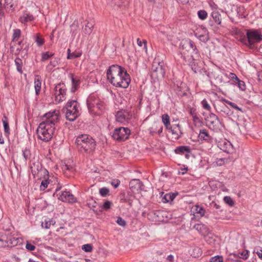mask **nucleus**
<instances>
[{
	"instance_id": "nucleus-45",
	"label": "nucleus",
	"mask_w": 262,
	"mask_h": 262,
	"mask_svg": "<svg viewBox=\"0 0 262 262\" xmlns=\"http://www.w3.org/2000/svg\"><path fill=\"white\" fill-rule=\"evenodd\" d=\"M49 184V182L48 179H46L45 178V179L41 181V184L40 185V190H44L46 189Z\"/></svg>"
},
{
	"instance_id": "nucleus-12",
	"label": "nucleus",
	"mask_w": 262,
	"mask_h": 262,
	"mask_svg": "<svg viewBox=\"0 0 262 262\" xmlns=\"http://www.w3.org/2000/svg\"><path fill=\"white\" fill-rule=\"evenodd\" d=\"M54 92L56 102L59 103L65 99L66 88L63 83H59L56 84L54 88Z\"/></svg>"
},
{
	"instance_id": "nucleus-29",
	"label": "nucleus",
	"mask_w": 262,
	"mask_h": 262,
	"mask_svg": "<svg viewBox=\"0 0 262 262\" xmlns=\"http://www.w3.org/2000/svg\"><path fill=\"white\" fill-rule=\"evenodd\" d=\"M188 112L192 117L193 121L194 123L200 122V119L198 116V113L195 108L191 107H188Z\"/></svg>"
},
{
	"instance_id": "nucleus-5",
	"label": "nucleus",
	"mask_w": 262,
	"mask_h": 262,
	"mask_svg": "<svg viewBox=\"0 0 262 262\" xmlns=\"http://www.w3.org/2000/svg\"><path fill=\"white\" fill-rule=\"evenodd\" d=\"M55 129L53 127L40 123L36 130L37 137L41 140L48 142L52 138Z\"/></svg>"
},
{
	"instance_id": "nucleus-7",
	"label": "nucleus",
	"mask_w": 262,
	"mask_h": 262,
	"mask_svg": "<svg viewBox=\"0 0 262 262\" xmlns=\"http://www.w3.org/2000/svg\"><path fill=\"white\" fill-rule=\"evenodd\" d=\"M165 74V65L159 57L154 59L151 67V76L157 79L163 78Z\"/></svg>"
},
{
	"instance_id": "nucleus-40",
	"label": "nucleus",
	"mask_w": 262,
	"mask_h": 262,
	"mask_svg": "<svg viewBox=\"0 0 262 262\" xmlns=\"http://www.w3.org/2000/svg\"><path fill=\"white\" fill-rule=\"evenodd\" d=\"M55 223V222L53 220H50L49 221L45 220L42 223V226L46 229L50 228L51 225H53Z\"/></svg>"
},
{
	"instance_id": "nucleus-42",
	"label": "nucleus",
	"mask_w": 262,
	"mask_h": 262,
	"mask_svg": "<svg viewBox=\"0 0 262 262\" xmlns=\"http://www.w3.org/2000/svg\"><path fill=\"white\" fill-rule=\"evenodd\" d=\"M53 53H50L49 52H43L41 53V61H44L49 59L53 56Z\"/></svg>"
},
{
	"instance_id": "nucleus-8",
	"label": "nucleus",
	"mask_w": 262,
	"mask_h": 262,
	"mask_svg": "<svg viewBox=\"0 0 262 262\" xmlns=\"http://www.w3.org/2000/svg\"><path fill=\"white\" fill-rule=\"evenodd\" d=\"M246 38V40H244L245 43L250 48H252L255 43L262 40V35L258 30H248L247 31Z\"/></svg>"
},
{
	"instance_id": "nucleus-10",
	"label": "nucleus",
	"mask_w": 262,
	"mask_h": 262,
	"mask_svg": "<svg viewBox=\"0 0 262 262\" xmlns=\"http://www.w3.org/2000/svg\"><path fill=\"white\" fill-rule=\"evenodd\" d=\"M130 134V130L128 128L120 127L114 129L112 137L116 141L122 142L127 139Z\"/></svg>"
},
{
	"instance_id": "nucleus-64",
	"label": "nucleus",
	"mask_w": 262,
	"mask_h": 262,
	"mask_svg": "<svg viewBox=\"0 0 262 262\" xmlns=\"http://www.w3.org/2000/svg\"><path fill=\"white\" fill-rule=\"evenodd\" d=\"M166 260L168 262H173L174 257L172 255H169L166 258Z\"/></svg>"
},
{
	"instance_id": "nucleus-3",
	"label": "nucleus",
	"mask_w": 262,
	"mask_h": 262,
	"mask_svg": "<svg viewBox=\"0 0 262 262\" xmlns=\"http://www.w3.org/2000/svg\"><path fill=\"white\" fill-rule=\"evenodd\" d=\"M86 104L89 111L92 115H100L105 108L103 102L95 95L89 96Z\"/></svg>"
},
{
	"instance_id": "nucleus-41",
	"label": "nucleus",
	"mask_w": 262,
	"mask_h": 262,
	"mask_svg": "<svg viewBox=\"0 0 262 262\" xmlns=\"http://www.w3.org/2000/svg\"><path fill=\"white\" fill-rule=\"evenodd\" d=\"M82 55L81 52L75 51L71 53V54L68 55L67 58L69 59L77 58L80 57Z\"/></svg>"
},
{
	"instance_id": "nucleus-53",
	"label": "nucleus",
	"mask_w": 262,
	"mask_h": 262,
	"mask_svg": "<svg viewBox=\"0 0 262 262\" xmlns=\"http://www.w3.org/2000/svg\"><path fill=\"white\" fill-rule=\"evenodd\" d=\"M26 248L29 251H33L35 249V246L29 242H27Z\"/></svg>"
},
{
	"instance_id": "nucleus-22",
	"label": "nucleus",
	"mask_w": 262,
	"mask_h": 262,
	"mask_svg": "<svg viewBox=\"0 0 262 262\" xmlns=\"http://www.w3.org/2000/svg\"><path fill=\"white\" fill-rule=\"evenodd\" d=\"M70 77L72 81L71 92H75L79 87L80 80L77 77H74L72 74H70Z\"/></svg>"
},
{
	"instance_id": "nucleus-60",
	"label": "nucleus",
	"mask_w": 262,
	"mask_h": 262,
	"mask_svg": "<svg viewBox=\"0 0 262 262\" xmlns=\"http://www.w3.org/2000/svg\"><path fill=\"white\" fill-rule=\"evenodd\" d=\"M62 168L63 170H67L69 171H72L73 170V167L67 164L63 165Z\"/></svg>"
},
{
	"instance_id": "nucleus-30",
	"label": "nucleus",
	"mask_w": 262,
	"mask_h": 262,
	"mask_svg": "<svg viewBox=\"0 0 262 262\" xmlns=\"http://www.w3.org/2000/svg\"><path fill=\"white\" fill-rule=\"evenodd\" d=\"M213 20L217 25H221L222 22L221 14L219 11H213L211 14Z\"/></svg>"
},
{
	"instance_id": "nucleus-59",
	"label": "nucleus",
	"mask_w": 262,
	"mask_h": 262,
	"mask_svg": "<svg viewBox=\"0 0 262 262\" xmlns=\"http://www.w3.org/2000/svg\"><path fill=\"white\" fill-rule=\"evenodd\" d=\"M225 160L227 161V159L224 158H220L217 160L216 164L217 165L222 166L224 164Z\"/></svg>"
},
{
	"instance_id": "nucleus-35",
	"label": "nucleus",
	"mask_w": 262,
	"mask_h": 262,
	"mask_svg": "<svg viewBox=\"0 0 262 262\" xmlns=\"http://www.w3.org/2000/svg\"><path fill=\"white\" fill-rule=\"evenodd\" d=\"M15 64L16 66L17 71L21 74L23 73L22 67H23V61L20 58H16L15 59Z\"/></svg>"
},
{
	"instance_id": "nucleus-27",
	"label": "nucleus",
	"mask_w": 262,
	"mask_h": 262,
	"mask_svg": "<svg viewBox=\"0 0 262 262\" xmlns=\"http://www.w3.org/2000/svg\"><path fill=\"white\" fill-rule=\"evenodd\" d=\"M18 238H16L15 237H10L8 239L5 240L4 239V243L3 244L5 245L3 247H14L17 245L18 244Z\"/></svg>"
},
{
	"instance_id": "nucleus-18",
	"label": "nucleus",
	"mask_w": 262,
	"mask_h": 262,
	"mask_svg": "<svg viewBox=\"0 0 262 262\" xmlns=\"http://www.w3.org/2000/svg\"><path fill=\"white\" fill-rule=\"evenodd\" d=\"M132 115L124 110L118 111L116 115V121L121 123L127 122L131 118Z\"/></svg>"
},
{
	"instance_id": "nucleus-54",
	"label": "nucleus",
	"mask_w": 262,
	"mask_h": 262,
	"mask_svg": "<svg viewBox=\"0 0 262 262\" xmlns=\"http://www.w3.org/2000/svg\"><path fill=\"white\" fill-rule=\"evenodd\" d=\"M144 43V48L147 50V41L146 40H143V42L142 41L139 39H137V44L139 46L141 47L142 46V43Z\"/></svg>"
},
{
	"instance_id": "nucleus-11",
	"label": "nucleus",
	"mask_w": 262,
	"mask_h": 262,
	"mask_svg": "<svg viewBox=\"0 0 262 262\" xmlns=\"http://www.w3.org/2000/svg\"><path fill=\"white\" fill-rule=\"evenodd\" d=\"M207 121L208 127L214 132L221 131L223 127V124L214 113H209Z\"/></svg>"
},
{
	"instance_id": "nucleus-2",
	"label": "nucleus",
	"mask_w": 262,
	"mask_h": 262,
	"mask_svg": "<svg viewBox=\"0 0 262 262\" xmlns=\"http://www.w3.org/2000/svg\"><path fill=\"white\" fill-rule=\"evenodd\" d=\"M75 144L78 151L82 154H92L96 146L95 140L88 134L78 136L75 140Z\"/></svg>"
},
{
	"instance_id": "nucleus-58",
	"label": "nucleus",
	"mask_w": 262,
	"mask_h": 262,
	"mask_svg": "<svg viewBox=\"0 0 262 262\" xmlns=\"http://www.w3.org/2000/svg\"><path fill=\"white\" fill-rule=\"evenodd\" d=\"M230 77L231 79L233 80L234 82H236L239 79V78L237 77L236 74L233 73H230Z\"/></svg>"
},
{
	"instance_id": "nucleus-48",
	"label": "nucleus",
	"mask_w": 262,
	"mask_h": 262,
	"mask_svg": "<svg viewBox=\"0 0 262 262\" xmlns=\"http://www.w3.org/2000/svg\"><path fill=\"white\" fill-rule=\"evenodd\" d=\"M108 192L109 189L106 187H103L99 190V193L102 196H105Z\"/></svg>"
},
{
	"instance_id": "nucleus-15",
	"label": "nucleus",
	"mask_w": 262,
	"mask_h": 262,
	"mask_svg": "<svg viewBox=\"0 0 262 262\" xmlns=\"http://www.w3.org/2000/svg\"><path fill=\"white\" fill-rule=\"evenodd\" d=\"M129 186L130 189L132 191H138L144 190V185L139 179H132L129 182Z\"/></svg>"
},
{
	"instance_id": "nucleus-63",
	"label": "nucleus",
	"mask_w": 262,
	"mask_h": 262,
	"mask_svg": "<svg viewBox=\"0 0 262 262\" xmlns=\"http://www.w3.org/2000/svg\"><path fill=\"white\" fill-rule=\"evenodd\" d=\"M4 15V12L3 11V5L2 1L0 0V16H3Z\"/></svg>"
},
{
	"instance_id": "nucleus-61",
	"label": "nucleus",
	"mask_w": 262,
	"mask_h": 262,
	"mask_svg": "<svg viewBox=\"0 0 262 262\" xmlns=\"http://www.w3.org/2000/svg\"><path fill=\"white\" fill-rule=\"evenodd\" d=\"M229 105L231 106L232 108H235L236 110L238 111H242V109L239 108L236 104H235L234 103L231 102L230 103H229Z\"/></svg>"
},
{
	"instance_id": "nucleus-31",
	"label": "nucleus",
	"mask_w": 262,
	"mask_h": 262,
	"mask_svg": "<svg viewBox=\"0 0 262 262\" xmlns=\"http://www.w3.org/2000/svg\"><path fill=\"white\" fill-rule=\"evenodd\" d=\"M2 122L4 127V133L5 136L8 137L10 134V128L8 123V119L5 115H4Z\"/></svg>"
},
{
	"instance_id": "nucleus-50",
	"label": "nucleus",
	"mask_w": 262,
	"mask_h": 262,
	"mask_svg": "<svg viewBox=\"0 0 262 262\" xmlns=\"http://www.w3.org/2000/svg\"><path fill=\"white\" fill-rule=\"evenodd\" d=\"M236 83H237L238 84V86L241 90H242V91H244L245 90L246 86H245V82L243 81H242V80L238 79V80H237L236 82Z\"/></svg>"
},
{
	"instance_id": "nucleus-52",
	"label": "nucleus",
	"mask_w": 262,
	"mask_h": 262,
	"mask_svg": "<svg viewBox=\"0 0 262 262\" xmlns=\"http://www.w3.org/2000/svg\"><path fill=\"white\" fill-rule=\"evenodd\" d=\"M82 249L85 252H91L92 250V246L90 244L84 245Z\"/></svg>"
},
{
	"instance_id": "nucleus-13",
	"label": "nucleus",
	"mask_w": 262,
	"mask_h": 262,
	"mask_svg": "<svg viewBox=\"0 0 262 262\" xmlns=\"http://www.w3.org/2000/svg\"><path fill=\"white\" fill-rule=\"evenodd\" d=\"M182 47L183 49H187L189 50H191V53H193L197 56L199 55V51L196 48L194 42L190 39H187L181 42Z\"/></svg>"
},
{
	"instance_id": "nucleus-49",
	"label": "nucleus",
	"mask_w": 262,
	"mask_h": 262,
	"mask_svg": "<svg viewBox=\"0 0 262 262\" xmlns=\"http://www.w3.org/2000/svg\"><path fill=\"white\" fill-rule=\"evenodd\" d=\"M116 222L118 225L123 227L125 226L126 224V221L120 216L117 217Z\"/></svg>"
},
{
	"instance_id": "nucleus-26",
	"label": "nucleus",
	"mask_w": 262,
	"mask_h": 262,
	"mask_svg": "<svg viewBox=\"0 0 262 262\" xmlns=\"http://www.w3.org/2000/svg\"><path fill=\"white\" fill-rule=\"evenodd\" d=\"M193 228L202 235H205L208 232V228L204 224H196L194 225Z\"/></svg>"
},
{
	"instance_id": "nucleus-17",
	"label": "nucleus",
	"mask_w": 262,
	"mask_h": 262,
	"mask_svg": "<svg viewBox=\"0 0 262 262\" xmlns=\"http://www.w3.org/2000/svg\"><path fill=\"white\" fill-rule=\"evenodd\" d=\"M219 147L223 151L228 154H232L234 151L233 145L229 141L226 139L219 143Z\"/></svg>"
},
{
	"instance_id": "nucleus-23",
	"label": "nucleus",
	"mask_w": 262,
	"mask_h": 262,
	"mask_svg": "<svg viewBox=\"0 0 262 262\" xmlns=\"http://www.w3.org/2000/svg\"><path fill=\"white\" fill-rule=\"evenodd\" d=\"M174 152L177 154H186V156L187 157L188 154L190 153L191 149L190 147L188 146H180L175 149Z\"/></svg>"
},
{
	"instance_id": "nucleus-14",
	"label": "nucleus",
	"mask_w": 262,
	"mask_h": 262,
	"mask_svg": "<svg viewBox=\"0 0 262 262\" xmlns=\"http://www.w3.org/2000/svg\"><path fill=\"white\" fill-rule=\"evenodd\" d=\"M177 58L180 63L183 64H190L194 60L193 55H187L185 52L178 54Z\"/></svg>"
},
{
	"instance_id": "nucleus-28",
	"label": "nucleus",
	"mask_w": 262,
	"mask_h": 262,
	"mask_svg": "<svg viewBox=\"0 0 262 262\" xmlns=\"http://www.w3.org/2000/svg\"><path fill=\"white\" fill-rule=\"evenodd\" d=\"M41 79L39 75H35L34 78V87L35 90V93L38 95L41 90Z\"/></svg>"
},
{
	"instance_id": "nucleus-9",
	"label": "nucleus",
	"mask_w": 262,
	"mask_h": 262,
	"mask_svg": "<svg viewBox=\"0 0 262 262\" xmlns=\"http://www.w3.org/2000/svg\"><path fill=\"white\" fill-rule=\"evenodd\" d=\"M42 121L41 123L53 127L55 129V126L59 120V113L56 111L49 112L42 117Z\"/></svg>"
},
{
	"instance_id": "nucleus-21",
	"label": "nucleus",
	"mask_w": 262,
	"mask_h": 262,
	"mask_svg": "<svg viewBox=\"0 0 262 262\" xmlns=\"http://www.w3.org/2000/svg\"><path fill=\"white\" fill-rule=\"evenodd\" d=\"M198 137L201 140H204L207 142H211L212 140V138L206 129H200Z\"/></svg>"
},
{
	"instance_id": "nucleus-4",
	"label": "nucleus",
	"mask_w": 262,
	"mask_h": 262,
	"mask_svg": "<svg viewBox=\"0 0 262 262\" xmlns=\"http://www.w3.org/2000/svg\"><path fill=\"white\" fill-rule=\"evenodd\" d=\"M78 108L79 104L77 101H69L62 108L66 114V119L70 121L75 120L80 115Z\"/></svg>"
},
{
	"instance_id": "nucleus-55",
	"label": "nucleus",
	"mask_w": 262,
	"mask_h": 262,
	"mask_svg": "<svg viewBox=\"0 0 262 262\" xmlns=\"http://www.w3.org/2000/svg\"><path fill=\"white\" fill-rule=\"evenodd\" d=\"M120 184V181L118 179H114L111 182V184L115 188H117Z\"/></svg>"
},
{
	"instance_id": "nucleus-37",
	"label": "nucleus",
	"mask_w": 262,
	"mask_h": 262,
	"mask_svg": "<svg viewBox=\"0 0 262 262\" xmlns=\"http://www.w3.org/2000/svg\"><path fill=\"white\" fill-rule=\"evenodd\" d=\"M94 24L93 23L88 22L85 25L83 31L86 34H90L92 32Z\"/></svg>"
},
{
	"instance_id": "nucleus-1",
	"label": "nucleus",
	"mask_w": 262,
	"mask_h": 262,
	"mask_svg": "<svg viewBox=\"0 0 262 262\" xmlns=\"http://www.w3.org/2000/svg\"><path fill=\"white\" fill-rule=\"evenodd\" d=\"M106 76L110 82L117 88H127L130 82V76L127 71L117 64L110 67L106 72Z\"/></svg>"
},
{
	"instance_id": "nucleus-46",
	"label": "nucleus",
	"mask_w": 262,
	"mask_h": 262,
	"mask_svg": "<svg viewBox=\"0 0 262 262\" xmlns=\"http://www.w3.org/2000/svg\"><path fill=\"white\" fill-rule=\"evenodd\" d=\"M35 42L39 46H42L44 43V39L40 37L39 34H37L35 38Z\"/></svg>"
},
{
	"instance_id": "nucleus-20",
	"label": "nucleus",
	"mask_w": 262,
	"mask_h": 262,
	"mask_svg": "<svg viewBox=\"0 0 262 262\" xmlns=\"http://www.w3.org/2000/svg\"><path fill=\"white\" fill-rule=\"evenodd\" d=\"M34 17L30 12L24 11L19 18V21L27 26V23L34 20Z\"/></svg>"
},
{
	"instance_id": "nucleus-57",
	"label": "nucleus",
	"mask_w": 262,
	"mask_h": 262,
	"mask_svg": "<svg viewBox=\"0 0 262 262\" xmlns=\"http://www.w3.org/2000/svg\"><path fill=\"white\" fill-rule=\"evenodd\" d=\"M5 5L12 8L13 6V0H5Z\"/></svg>"
},
{
	"instance_id": "nucleus-25",
	"label": "nucleus",
	"mask_w": 262,
	"mask_h": 262,
	"mask_svg": "<svg viewBox=\"0 0 262 262\" xmlns=\"http://www.w3.org/2000/svg\"><path fill=\"white\" fill-rule=\"evenodd\" d=\"M232 33L233 35H235L237 38H239V39L243 42H244V40H246V36L244 35V33L238 28H233Z\"/></svg>"
},
{
	"instance_id": "nucleus-24",
	"label": "nucleus",
	"mask_w": 262,
	"mask_h": 262,
	"mask_svg": "<svg viewBox=\"0 0 262 262\" xmlns=\"http://www.w3.org/2000/svg\"><path fill=\"white\" fill-rule=\"evenodd\" d=\"M150 135H154L155 134H160L163 131V126L160 123H155L152 127L149 129Z\"/></svg>"
},
{
	"instance_id": "nucleus-62",
	"label": "nucleus",
	"mask_w": 262,
	"mask_h": 262,
	"mask_svg": "<svg viewBox=\"0 0 262 262\" xmlns=\"http://www.w3.org/2000/svg\"><path fill=\"white\" fill-rule=\"evenodd\" d=\"M241 255L242 256V258L244 259H246L248 257V251H244L241 253Z\"/></svg>"
},
{
	"instance_id": "nucleus-36",
	"label": "nucleus",
	"mask_w": 262,
	"mask_h": 262,
	"mask_svg": "<svg viewBox=\"0 0 262 262\" xmlns=\"http://www.w3.org/2000/svg\"><path fill=\"white\" fill-rule=\"evenodd\" d=\"M21 35V31L19 29H16L13 30V33L12 35V41H16L18 40Z\"/></svg>"
},
{
	"instance_id": "nucleus-47",
	"label": "nucleus",
	"mask_w": 262,
	"mask_h": 262,
	"mask_svg": "<svg viewBox=\"0 0 262 262\" xmlns=\"http://www.w3.org/2000/svg\"><path fill=\"white\" fill-rule=\"evenodd\" d=\"M210 262H223V257L222 256H215L210 258Z\"/></svg>"
},
{
	"instance_id": "nucleus-44",
	"label": "nucleus",
	"mask_w": 262,
	"mask_h": 262,
	"mask_svg": "<svg viewBox=\"0 0 262 262\" xmlns=\"http://www.w3.org/2000/svg\"><path fill=\"white\" fill-rule=\"evenodd\" d=\"M225 203L230 206H233L234 205V202L232 199L229 196H226L224 198Z\"/></svg>"
},
{
	"instance_id": "nucleus-19",
	"label": "nucleus",
	"mask_w": 262,
	"mask_h": 262,
	"mask_svg": "<svg viewBox=\"0 0 262 262\" xmlns=\"http://www.w3.org/2000/svg\"><path fill=\"white\" fill-rule=\"evenodd\" d=\"M59 199L62 202H68L69 203H73L76 202V199L69 191H62L60 194Z\"/></svg>"
},
{
	"instance_id": "nucleus-6",
	"label": "nucleus",
	"mask_w": 262,
	"mask_h": 262,
	"mask_svg": "<svg viewBox=\"0 0 262 262\" xmlns=\"http://www.w3.org/2000/svg\"><path fill=\"white\" fill-rule=\"evenodd\" d=\"M29 167L34 178H36L37 179H41L46 175H48L49 172L48 170L42 167V164L38 160H32Z\"/></svg>"
},
{
	"instance_id": "nucleus-39",
	"label": "nucleus",
	"mask_w": 262,
	"mask_h": 262,
	"mask_svg": "<svg viewBox=\"0 0 262 262\" xmlns=\"http://www.w3.org/2000/svg\"><path fill=\"white\" fill-rule=\"evenodd\" d=\"M198 16L201 20L205 19L207 16V12L205 10H200L198 11Z\"/></svg>"
},
{
	"instance_id": "nucleus-34",
	"label": "nucleus",
	"mask_w": 262,
	"mask_h": 262,
	"mask_svg": "<svg viewBox=\"0 0 262 262\" xmlns=\"http://www.w3.org/2000/svg\"><path fill=\"white\" fill-rule=\"evenodd\" d=\"M194 211L195 213L199 214L201 217L203 216L206 212L204 208L199 205H195L194 207Z\"/></svg>"
},
{
	"instance_id": "nucleus-16",
	"label": "nucleus",
	"mask_w": 262,
	"mask_h": 262,
	"mask_svg": "<svg viewBox=\"0 0 262 262\" xmlns=\"http://www.w3.org/2000/svg\"><path fill=\"white\" fill-rule=\"evenodd\" d=\"M167 129L171 133L172 138L174 139H179L183 134L179 123L172 124Z\"/></svg>"
},
{
	"instance_id": "nucleus-33",
	"label": "nucleus",
	"mask_w": 262,
	"mask_h": 262,
	"mask_svg": "<svg viewBox=\"0 0 262 262\" xmlns=\"http://www.w3.org/2000/svg\"><path fill=\"white\" fill-rule=\"evenodd\" d=\"M162 120L166 129L170 127V126L171 125L170 123L169 116L167 114H163L162 116Z\"/></svg>"
},
{
	"instance_id": "nucleus-56",
	"label": "nucleus",
	"mask_w": 262,
	"mask_h": 262,
	"mask_svg": "<svg viewBox=\"0 0 262 262\" xmlns=\"http://www.w3.org/2000/svg\"><path fill=\"white\" fill-rule=\"evenodd\" d=\"M198 38L201 40V41H202L203 42H206L207 41L209 38L207 36L205 35H199Z\"/></svg>"
},
{
	"instance_id": "nucleus-38",
	"label": "nucleus",
	"mask_w": 262,
	"mask_h": 262,
	"mask_svg": "<svg viewBox=\"0 0 262 262\" xmlns=\"http://www.w3.org/2000/svg\"><path fill=\"white\" fill-rule=\"evenodd\" d=\"M22 152L23 156L26 161L30 159L31 156V153L30 150L29 148H25L23 150Z\"/></svg>"
},
{
	"instance_id": "nucleus-51",
	"label": "nucleus",
	"mask_w": 262,
	"mask_h": 262,
	"mask_svg": "<svg viewBox=\"0 0 262 262\" xmlns=\"http://www.w3.org/2000/svg\"><path fill=\"white\" fill-rule=\"evenodd\" d=\"M112 202L108 201L105 202L103 204L102 209L105 210H107L111 208Z\"/></svg>"
},
{
	"instance_id": "nucleus-43",
	"label": "nucleus",
	"mask_w": 262,
	"mask_h": 262,
	"mask_svg": "<svg viewBox=\"0 0 262 262\" xmlns=\"http://www.w3.org/2000/svg\"><path fill=\"white\" fill-rule=\"evenodd\" d=\"M201 104H202L203 108L204 110H206L209 112L211 111V107L210 105H209V104L208 103L207 101L205 99H203L201 101Z\"/></svg>"
},
{
	"instance_id": "nucleus-32",
	"label": "nucleus",
	"mask_w": 262,
	"mask_h": 262,
	"mask_svg": "<svg viewBox=\"0 0 262 262\" xmlns=\"http://www.w3.org/2000/svg\"><path fill=\"white\" fill-rule=\"evenodd\" d=\"M178 193H166L162 198V201L164 203H168L172 201Z\"/></svg>"
}]
</instances>
